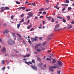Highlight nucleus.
Wrapping results in <instances>:
<instances>
[{"instance_id":"ea45409f","label":"nucleus","mask_w":74,"mask_h":74,"mask_svg":"<svg viewBox=\"0 0 74 74\" xmlns=\"http://www.w3.org/2000/svg\"><path fill=\"white\" fill-rule=\"evenodd\" d=\"M44 10V8H41V9H39V11H43V10Z\"/></svg>"},{"instance_id":"423d86ee","label":"nucleus","mask_w":74,"mask_h":74,"mask_svg":"<svg viewBox=\"0 0 74 74\" xmlns=\"http://www.w3.org/2000/svg\"><path fill=\"white\" fill-rule=\"evenodd\" d=\"M31 66L32 67V69H33L35 70H37V67L36 66H35L33 65H31Z\"/></svg>"},{"instance_id":"a878e982","label":"nucleus","mask_w":74,"mask_h":74,"mask_svg":"<svg viewBox=\"0 0 74 74\" xmlns=\"http://www.w3.org/2000/svg\"><path fill=\"white\" fill-rule=\"evenodd\" d=\"M62 5H65V6H66V7H68L69 5V4H62Z\"/></svg>"},{"instance_id":"680f3d73","label":"nucleus","mask_w":74,"mask_h":74,"mask_svg":"<svg viewBox=\"0 0 74 74\" xmlns=\"http://www.w3.org/2000/svg\"><path fill=\"white\" fill-rule=\"evenodd\" d=\"M16 4H19V2L16 1Z\"/></svg>"},{"instance_id":"864d4df0","label":"nucleus","mask_w":74,"mask_h":74,"mask_svg":"<svg viewBox=\"0 0 74 74\" xmlns=\"http://www.w3.org/2000/svg\"><path fill=\"white\" fill-rule=\"evenodd\" d=\"M57 73H58V74H60V71H58L57 72Z\"/></svg>"},{"instance_id":"f3484780","label":"nucleus","mask_w":74,"mask_h":74,"mask_svg":"<svg viewBox=\"0 0 74 74\" xmlns=\"http://www.w3.org/2000/svg\"><path fill=\"white\" fill-rule=\"evenodd\" d=\"M25 21V19L24 18H23L20 21V23H22V22H23Z\"/></svg>"},{"instance_id":"f03ea898","label":"nucleus","mask_w":74,"mask_h":74,"mask_svg":"<svg viewBox=\"0 0 74 74\" xmlns=\"http://www.w3.org/2000/svg\"><path fill=\"white\" fill-rule=\"evenodd\" d=\"M7 42L8 44V45H14V44H15V42L14 41L11 40H8Z\"/></svg>"},{"instance_id":"69168bd1","label":"nucleus","mask_w":74,"mask_h":74,"mask_svg":"<svg viewBox=\"0 0 74 74\" xmlns=\"http://www.w3.org/2000/svg\"><path fill=\"white\" fill-rule=\"evenodd\" d=\"M51 52V50H49L47 51V52H48V53H49V52Z\"/></svg>"},{"instance_id":"de8ad7c7","label":"nucleus","mask_w":74,"mask_h":74,"mask_svg":"<svg viewBox=\"0 0 74 74\" xmlns=\"http://www.w3.org/2000/svg\"><path fill=\"white\" fill-rule=\"evenodd\" d=\"M28 42H29V43H30V44H32V42H31V41H30V40H28Z\"/></svg>"},{"instance_id":"6e6552de","label":"nucleus","mask_w":74,"mask_h":74,"mask_svg":"<svg viewBox=\"0 0 74 74\" xmlns=\"http://www.w3.org/2000/svg\"><path fill=\"white\" fill-rule=\"evenodd\" d=\"M28 15L31 17V16H33V13L32 12H29L28 14Z\"/></svg>"},{"instance_id":"393cba45","label":"nucleus","mask_w":74,"mask_h":74,"mask_svg":"<svg viewBox=\"0 0 74 74\" xmlns=\"http://www.w3.org/2000/svg\"><path fill=\"white\" fill-rule=\"evenodd\" d=\"M72 9V8L71 7H69L68 8V10L69 11V10H71Z\"/></svg>"},{"instance_id":"72a5a7b5","label":"nucleus","mask_w":74,"mask_h":74,"mask_svg":"<svg viewBox=\"0 0 74 74\" xmlns=\"http://www.w3.org/2000/svg\"><path fill=\"white\" fill-rule=\"evenodd\" d=\"M68 28L69 29H71V28H72V26L71 25H70L69 26Z\"/></svg>"},{"instance_id":"052dcab7","label":"nucleus","mask_w":74,"mask_h":74,"mask_svg":"<svg viewBox=\"0 0 74 74\" xmlns=\"http://www.w3.org/2000/svg\"><path fill=\"white\" fill-rule=\"evenodd\" d=\"M0 42H3V40H1V39H0Z\"/></svg>"},{"instance_id":"c756f323","label":"nucleus","mask_w":74,"mask_h":74,"mask_svg":"<svg viewBox=\"0 0 74 74\" xmlns=\"http://www.w3.org/2000/svg\"><path fill=\"white\" fill-rule=\"evenodd\" d=\"M24 16V14H23L21 15V18H23Z\"/></svg>"},{"instance_id":"5fc2aeb1","label":"nucleus","mask_w":74,"mask_h":74,"mask_svg":"<svg viewBox=\"0 0 74 74\" xmlns=\"http://www.w3.org/2000/svg\"><path fill=\"white\" fill-rule=\"evenodd\" d=\"M29 64H32V62H28Z\"/></svg>"},{"instance_id":"f8f14e48","label":"nucleus","mask_w":74,"mask_h":74,"mask_svg":"<svg viewBox=\"0 0 74 74\" xmlns=\"http://www.w3.org/2000/svg\"><path fill=\"white\" fill-rule=\"evenodd\" d=\"M12 35L14 37V40H16V36L15 35V33L14 32L12 34Z\"/></svg>"},{"instance_id":"bb28decb","label":"nucleus","mask_w":74,"mask_h":74,"mask_svg":"<svg viewBox=\"0 0 74 74\" xmlns=\"http://www.w3.org/2000/svg\"><path fill=\"white\" fill-rule=\"evenodd\" d=\"M50 8V7H48V8H46L44 10V11H45V10H49Z\"/></svg>"},{"instance_id":"8fccbe9b","label":"nucleus","mask_w":74,"mask_h":74,"mask_svg":"<svg viewBox=\"0 0 74 74\" xmlns=\"http://www.w3.org/2000/svg\"><path fill=\"white\" fill-rule=\"evenodd\" d=\"M42 14H47V12H44Z\"/></svg>"},{"instance_id":"4468645a","label":"nucleus","mask_w":74,"mask_h":74,"mask_svg":"<svg viewBox=\"0 0 74 74\" xmlns=\"http://www.w3.org/2000/svg\"><path fill=\"white\" fill-rule=\"evenodd\" d=\"M32 26V24H30V25L28 26L27 27V28L29 29H30L31 27Z\"/></svg>"},{"instance_id":"6ab92c4d","label":"nucleus","mask_w":74,"mask_h":74,"mask_svg":"<svg viewBox=\"0 0 74 74\" xmlns=\"http://www.w3.org/2000/svg\"><path fill=\"white\" fill-rule=\"evenodd\" d=\"M5 62V60H3L1 61V63L2 64H4V63Z\"/></svg>"},{"instance_id":"412c9836","label":"nucleus","mask_w":74,"mask_h":74,"mask_svg":"<svg viewBox=\"0 0 74 74\" xmlns=\"http://www.w3.org/2000/svg\"><path fill=\"white\" fill-rule=\"evenodd\" d=\"M62 19V21L63 22H64V23H66V20L64 19V18Z\"/></svg>"},{"instance_id":"c85d7f7f","label":"nucleus","mask_w":74,"mask_h":74,"mask_svg":"<svg viewBox=\"0 0 74 74\" xmlns=\"http://www.w3.org/2000/svg\"><path fill=\"white\" fill-rule=\"evenodd\" d=\"M51 22H55V19H54V18H52V19L51 20Z\"/></svg>"},{"instance_id":"4d7b16f0","label":"nucleus","mask_w":74,"mask_h":74,"mask_svg":"<svg viewBox=\"0 0 74 74\" xmlns=\"http://www.w3.org/2000/svg\"><path fill=\"white\" fill-rule=\"evenodd\" d=\"M21 9H22V7H20L19 8V10H21Z\"/></svg>"},{"instance_id":"ddd939ff","label":"nucleus","mask_w":74,"mask_h":74,"mask_svg":"<svg viewBox=\"0 0 74 74\" xmlns=\"http://www.w3.org/2000/svg\"><path fill=\"white\" fill-rule=\"evenodd\" d=\"M53 62H51V63L52 64H53V63H55L56 62V60H55V59H53Z\"/></svg>"},{"instance_id":"13d9d810","label":"nucleus","mask_w":74,"mask_h":74,"mask_svg":"<svg viewBox=\"0 0 74 74\" xmlns=\"http://www.w3.org/2000/svg\"><path fill=\"white\" fill-rule=\"evenodd\" d=\"M46 3H49V1L48 0H47L46 1Z\"/></svg>"},{"instance_id":"a211bd4d","label":"nucleus","mask_w":74,"mask_h":74,"mask_svg":"<svg viewBox=\"0 0 74 74\" xmlns=\"http://www.w3.org/2000/svg\"><path fill=\"white\" fill-rule=\"evenodd\" d=\"M37 59L38 60V61H39L40 62H41V59L40 58H39V57H38L37 58Z\"/></svg>"},{"instance_id":"9d476101","label":"nucleus","mask_w":74,"mask_h":74,"mask_svg":"<svg viewBox=\"0 0 74 74\" xmlns=\"http://www.w3.org/2000/svg\"><path fill=\"white\" fill-rule=\"evenodd\" d=\"M39 67H42L43 66V64L42 62H40L38 64Z\"/></svg>"},{"instance_id":"1a4fd4ad","label":"nucleus","mask_w":74,"mask_h":74,"mask_svg":"<svg viewBox=\"0 0 74 74\" xmlns=\"http://www.w3.org/2000/svg\"><path fill=\"white\" fill-rule=\"evenodd\" d=\"M9 32V31L7 29H5L3 32V34H7Z\"/></svg>"},{"instance_id":"9b49d317","label":"nucleus","mask_w":74,"mask_h":74,"mask_svg":"<svg viewBox=\"0 0 74 74\" xmlns=\"http://www.w3.org/2000/svg\"><path fill=\"white\" fill-rule=\"evenodd\" d=\"M40 45V44H37L35 46V49H37L38 48V46Z\"/></svg>"},{"instance_id":"774afa93","label":"nucleus","mask_w":74,"mask_h":74,"mask_svg":"<svg viewBox=\"0 0 74 74\" xmlns=\"http://www.w3.org/2000/svg\"><path fill=\"white\" fill-rule=\"evenodd\" d=\"M38 18V17L37 16H36L35 17V19H37Z\"/></svg>"},{"instance_id":"7c9ffc66","label":"nucleus","mask_w":74,"mask_h":74,"mask_svg":"<svg viewBox=\"0 0 74 74\" xmlns=\"http://www.w3.org/2000/svg\"><path fill=\"white\" fill-rule=\"evenodd\" d=\"M5 69V67H3V68H2V69L3 71H4V70Z\"/></svg>"},{"instance_id":"39448f33","label":"nucleus","mask_w":74,"mask_h":74,"mask_svg":"<svg viewBox=\"0 0 74 74\" xmlns=\"http://www.w3.org/2000/svg\"><path fill=\"white\" fill-rule=\"evenodd\" d=\"M1 52L4 53L6 52V49L5 47H3L1 50Z\"/></svg>"},{"instance_id":"603ef678","label":"nucleus","mask_w":74,"mask_h":74,"mask_svg":"<svg viewBox=\"0 0 74 74\" xmlns=\"http://www.w3.org/2000/svg\"><path fill=\"white\" fill-rule=\"evenodd\" d=\"M71 23L72 24V25H73V24H74V21H72V22H71Z\"/></svg>"},{"instance_id":"2eb2a0df","label":"nucleus","mask_w":74,"mask_h":74,"mask_svg":"<svg viewBox=\"0 0 74 74\" xmlns=\"http://www.w3.org/2000/svg\"><path fill=\"white\" fill-rule=\"evenodd\" d=\"M70 1L69 0H66V1H64V3L65 4L66 3H69Z\"/></svg>"},{"instance_id":"0eeeda50","label":"nucleus","mask_w":74,"mask_h":74,"mask_svg":"<svg viewBox=\"0 0 74 74\" xmlns=\"http://www.w3.org/2000/svg\"><path fill=\"white\" fill-rule=\"evenodd\" d=\"M58 63L57 64L59 66H62V64H63V63L62 62L58 61Z\"/></svg>"},{"instance_id":"6e6d98bb","label":"nucleus","mask_w":74,"mask_h":74,"mask_svg":"<svg viewBox=\"0 0 74 74\" xmlns=\"http://www.w3.org/2000/svg\"><path fill=\"white\" fill-rule=\"evenodd\" d=\"M44 67H45V68H46V64H45L43 66Z\"/></svg>"},{"instance_id":"20e7f679","label":"nucleus","mask_w":74,"mask_h":74,"mask_svg":"<svg viewBox=\"0 0 74 74\" xmlns=\"http://www.w3.org/2000/svg\"><path fill=\"white\" fill-rule=\"evenodd\" d=\"M31 38L32 39V42H34V41H38V39H37V38H38V37L37 36H35L34 38Z\"/></svg>"},{"instance_id":"dca6fc26","label":"nucleus","mask_w":74,"mask_h":74,"mask_svg":"<svg viewBox=\"0 0 74 74\" xmlns=\"http://www.w3.org/2000/svg\"><path fill=\"white\" fill-rule=\"evenodd\" d=\"M4 9L5 10H10V8H9V7H5L4 8Z\"/></svg>"},{"instance_id":"a19ab883","label":"nucleus","mask_w":74,"mask_h":74,"mask_svg":"<svg viewBox=\"0 0 74 74\" xmlns=\"http://www.w3.org/2000/svg\"><path fill=\"white\" fill-rule=\"evenodd\" d=\"M45 44H46V42H44V43L42 44V46H44V45H45Z\"/></svg>"},{"instance_id":"4c0bfd02","label":"nucleus","mask_w":74,"mask_h":74,"mask_svg":"<svg viewBox=\"0 0 74 74\" xmlns=\"http://www.w3.org/2000/svg\"><path fill=\"white\" fill-rule=\"evenodd\" d=\"M4 11V9H3L1 10L0 12H3Z\"/></svg>"},{"instance_id":"c9c22d12","label":"nucleus","mask_w":74,"mask_h":74,"mask_svg":"<svg viewBox=\"0 0 74 74\" xmlns=\"http://www.w3.org/2000/svg\"><path fill=\"white\" fill-rule=\"evenodd\" d=\"M32 63H35V61L34 60H32Z\"/></svg>"},{"instance_id":"bf43d9fd","label":"nucleus","mask_w":74,"mask_h":74,"mask_svg":"<svg viewBox=\"0 0 74 74\" xmlns=\"http://www.w3.org/2000/svg\"><path fill=\"white\" fill-rule=\"evenodd\" d=\"M38 14H42V12H39Z\"/></svg>"},{"instance_id":"aec40b11","label":"nucleus","mask_w":74,"mask_h":74,"mask_svg":"<svg viewBox=\"0 0 74 74\" xmlns=\"http://www.w3.org/2000/svg\"><path fill=\"white\" fill-rule=\"evenodd\" d=\"M57 18H58L59 19H63L64 18L61 17V16H57Z\"/></svg>"},{"instance_id":"338daca9","label":"nucleus","mask_w":74,"mask_h":74,"mask_svg":"<svg viewBox=\"0 0 74 74\" xmlns=\"http://www.w3.org/2000/svg\"><path fill=\"white\" fill-rule=\"evenodd\" d=\"M25 4H26L27 3H29V2L26 1V2H25Z\"/></svg>"},{"instance_id":"4be33fe9","label":"nucleus","mask_w":74,"mask_h":74,"mask_svg":"<svg viewBox=\"0 0 74 74\" xmlns=\"http://www.w3.org/2000/svg\"><path fill=\"white\" fill-rule=\"evenodd\" d=\"M19 38L20 40H23V38H22L21 37V36L20 35H19Z\"/></svg>"},{"instance_id":"473e14b6","label":"nucleus","mask_w":74,"mask_h":74,"mask_svg":"<svg viewBox=\"0 0 74 74\" xmlns=\"http://www.w3.org/2000/svg\"><path fill=\"white\" fill-rule=\"evenodd\" d=\"M32 5H33V6H36V4L34 3H32Z\"/></svg>"},{"instance_id":"f257e3e1","label":"nucleus","mask_w":74,"mask_h":74,"mask_svg":"<svg viewBox=\"0 0 74 74\" xmlns=\"http://www.w3.org/2000/svg\"><path fill=\"white\" fill-rule=\"evenodd\" d=\"M54 66H50L49 67V70L50 71H51V72H53V69H56V68L58 69H60L59 67L58 66V65L56 64H54Z\"/></svg>"},{"instance_id":"c03bdc74","label":"nucleus","mask_w":74,"mask_h":74,"mask_svg":"<svg viewBox=\"0 0 74 74\" xmlns=\"http://www.w3.org/2000/svg\"><path fill=\"white\" fill-rule=\"evenodd\" d=\"M55 7L58 10H59V7H58L55 6Z\"/></svg>"},{"instance_id":"2f4dec72","label":"nucleus","mask_w":74,"mask_h":74,"mask_svg":"<svg viewBox=\"0 0 74 74\" xmlns=\"http://www.w3.org/2000/svg\"><path fill=\"white\" fill-rule=\"evenodd\" d=\"M47 40H51L52 38H51L49 37L47 38Z\"/></svg>"},{"instance_id":"79ce46f5","label":"nucleus","mask_w":74,"mask_h":74,"mask_svg":"<svg viewBox=\"0 0 74 74\" xmlns=\"http://www.w3.org/2000/svg\"><path fill=\"white\" fill-rule=\"evenodd\" d=\"M11 19H13V18H14V15H12L11 16Z\"/></svg>"},{"instance_id":"3c124183","label":"nucleus","mask_w":74,"mask_h":74,"mask_svg":"<svg viewBox=\"0 0 74 74\" xmlns=\"http://www.w3.org/2000/svg\"><path fill=\"white\" fill-rule=\"evenodd\" d=\"M27 57H29V56H30V54H28V55H26Z\"/></svg>"},{"instance_id":"b1692460","label":"nucleus","mask_w":74,"mask_h":74,"mask_svg":"<svg viewBox=\"0 0 74 74\" xmlns=\"http://www.w3.org/2000/svg\"><path fill=\"white\" fill-rule=\"evenodd\" d=\"M30 10H30V9H27L25 11L26 12H28V11H30Z\"/></svg>"},{"instance_id":"58836bf2","label":"nucleus","mask_w":74,"mask_h":74,"mask_svg":"<svg viewBox=\"0 0 74 74\" xmlns=\"http://www.w3.org/2000/svg\"><path fill=\"white\" fill-rule=\"evenodd\" d=\"M47 60H50L51 62V59L49 58H47Z\"/></svg>"},{"instance_id":"0e129e2a","label":"nucleus","mask_w":74,"mask_h":74,"mask_svg":"<svg viewBox=\"0 0 74 74\" xmlns=\"http://www.w3.org/2000/svg\"><path fill=\"white\" fill-rule=\"evenodd\" d=\"M53 36V33L51 34V35H49V36Z\"/></svg>"},{"instance_id":"e2e57ef3","label":"nucleus","mask_w":74,"mask_h":74,"mask_svg":"<svg viewBox=\"0 0 74 74\" xmlns=\"http://www.w3.org/2000/svg\"><path fill=\"white\" fill-rule=\"evenodd\" d=\"M42 22L43 24H45V21H42Z\"/></svg>"},{"instance_id":"e433bc0d","label":"nucleus","mask_w":74,"mask_h":74,"mask_svg":"<svg viewBox=\"0 0 74 74\" xmlns=\"http://www.w3.org/2000/svg\"><path fill=\"white\" fill-rule=\"evenodd\" d=\"M34 30V28H32L30 30V31H31V32H32L33 31V30Z\"/></svg>"},{"instance_id":"7ed1b4c3","label":"nucleus","mask_w":74,"mask_h":74,"mask_svg":"<svg viewBox=\"0 0 74 74\" xmlns=\"http://www.w3.org/2000/svg\"><path fill=\"white\" fill-rule=\"evenodd\" d=\"M59 25L57 24L55 26V31H59L62 30V28L59 29H57L56 28H59Z\"/></svg>"},{"instance_id":"f704fd0d","label":"nucleus","mask_w":74,"mask_h":74,"mask_svg":"<svg viewBox=\"0 0 74 74\" xmlns=\"http://www.w3.org/2000/svg\"><path fill=\"white\" fill-rule=\"evenodd\" d=\"M66 9V7H64V8L62 10V11H64V10H65Z\"/></svg>"},{"instance_id":"5701e85b","label":"nucleus","mask_w":74,"mask_h":74,"mask_svg":"<svg viewBox=\"0 0 74 74\" xmlns=\"http://www.w3.org/2000/svg\"><path fill=\"white\" fill-rule=\"evenodd\" d=\"M36 51L37 52H40L41 51V49H37Z\"/></svg>"},{"instance_id":"09e8293b","label":"nucleus","mask_w":74,"mask_h":74,"mask_svg":"<svg viewBox=\"0 0 74 74\" xmlns=\"http://www.w3.org/2000/svg\"><path fill=\"white\" fill-rule=\"evenodd\" d=\"M30 18V16H27V19H29V18Z\"/></svg>"},{"instance_id":"a18cd8bd","label":"nucleus","mask_w":74,"mask_h":74,"mask_svg":"<svg viewBox=\"0 0 74 74\" xmlns=\"http://www.w3.org/2000/svg\"><path fill=\"white\" fill-rule=\"evenodd\" d=\"M46 18L47 19H50V18H51V17L49 16V17H47V16H46Z\"/></svg>"},{"instance_id":"cd10ccee","label":"nucleus","mask_w":74,"mask_h":74,"mask_svg":"<svg viewBox=\"0 0 74 74\" xmlns=\"http://www.w3.org/2000/svg\"><path fill=\"white\" fill-rule=\"evenodd\" d=\"M66 17L68 18V20H70V17L69 16H66Z\"/></svg>"},{"instance_id":"49530a36","label":"nucleus","mask_w":74,"mask_h":74,"mask_svg":"<svg viewBox=\"0 0 74 74\" xmlns=\"http://www.w3.org/2000/svg\"><path fill=\"white\" fill-rule=\"evenodd\" d=\"M22 9L23 10H25V9H26V7H22Z\"/></svg>"},{"instance_id":"37998d69","label":"nucleus","mask_w":74,"mask_h":74,"mask_svg":"<svg viewBox=\"0 0 74 74\" xmlns=\"http://www.w3.org/2000/svg\"><path fill=\"white\" fill-rule=\"evenodd\" d=\"M14 51L16 52V53H18V51L16 50H14Z\"/></svg>"}]
</instances>
